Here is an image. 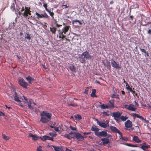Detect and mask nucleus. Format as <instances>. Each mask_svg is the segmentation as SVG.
Wrapping results in <instances>:
<instances>
[{
	"label": "nucleus",
	"mask_w": 151,
	"mask_h": 151,
	"mask_svg": "<svg viewBox=\"0 0 151 151\" xmlns=\"http://www.w3.org/2000/svg\"><path fill=\"white\" fill-rule=\"evenodd\" d=\"M41 116L40 121L42 123H46L49 121L52 118V114L47 111H43L40 114Z\"/></svg>",
	"instance_id": "nucleus-1"
},
{
	"label": "nucleus",
	"mask_w": 151,
	"mask_h": 151,
	"mask_svg": "<svg viewBox=\"0 0 151 151\" xmlns=\"http://www.w3.org/2000/svg\"><path fill=\"white\" fill-rule=\"evenodd\" d=\"M69 28V26H66L63 28L61 30H59V35H57V37H59L60 39L63 40L65 37V35L66 33L68 31Z\"/></svg>",
	"instance_id": "nucleus-2"
},
{
	"label": "nucleus",
	"mask_w": 151,
	"mask_h": 151,
	"mask_svg": "<svg viewBox=\"0 0 151 151\" xmlns=\"http://www.w3.org/2000/svg\"><path fill=\"white\" fill-rule=\"evenodd\" d=\"M122 113V112L118 111L112 113V116L114 117V119L117 122H120V117L121 116Z\"/></svg>",
	"instance_id": "nucleus-3"
},
{
	"label": "nucleus",
	"mask_w": 151,
	"mask_h": 151,
	"mask_svg": "<svg viewBox=\"0 0 151 151\" xmlns=\"http://www.w3.org/2000/svg\"><path fill=\"white\" fill-rule=\"evenodd\" d=\"M23 97L24 100H25V101H24L25 104L26 102H27L29 109L31 110H33V107L31 106V104L32 102V100L31 99H29L28 100L27 99L26 97H25L24 96H23ZM24 106L25 107H27V105H25V104Z\"/></svg>",
	"instance_id": "nucleus-4"
},
{
	"label": "nucleus",
	"mask_w": 151,
	"mask_h": 151,
	"mask_svg": "<svg viewBox=\"0 0 151 151\" xmlns=\"http://www.w3.org/2000/svg\"><path fill=\"white\" fill-rule=\"evenodd\" d=\"M19 85L23 87L26 88L27 86V83L24 80L21 78H19Z\"/></svg>",
	"instance_id": "nucleus-5"
},
{
	"label": "nucleus",
	"mask_w": 151,
	"mask_h": 151,
	"mask_svg": "<svg viewBox=\"0 0 151 151\" xmlns=\"http://www.w3.org/2000/svg\"><path fill=\"white\" fill-rule=\"evenodd\" d=\"M97 123L101 127H102L104 128H106L107 126H109L108 122L106 120V123L103 122L101 121H99L98 120H97Z\"/></svg>",
	"instance_id": "nucleus-6"
},
{
	"label": "nucleus",
	"mask_w": 151,
	"mask_h": 151,
	"mask_svg": "<svg viewBox=\"0 0 151 151\" xmlns=\"http://www.w3.org/2000/svg\"><path fill=\"white\" fill-rule=\"evenodd\" d=\"M124 107L128 110L132 111H134L136 109L134 106L132 104H130L129 105H124Z\"/></svg>",
	"instance_id": "nucleus-7"
},
{
	"label": "nucleus",
	"mask_w": 151,
	"mask_h": 151,
	"mask_svg": "<svg viewBox=\"0 0 151 151\" xmlns=\"http://www.w3.org/2000/svg\"><path fill=\"white\" fill-rule=\"evenodd\" d=\"M14 98L15 101L17 102H21V101L19 99H22V98L20 97L18 93L15 91H14Z\"/></svg>",
	"instance_id": "nucleus-8"
},
{
	"label": "nucleus",
	"mask_w": 151,
	"mask_h": 151,
	"mask_svg": "<svg viewBox=\"0 0 151 151\" xmlns=\"http://www.w3.org/2000/svg\"><path fill=\"white\" fill-rule=\"evenodd\" d=\"M125 129H128V128H130L132 126V124L131 121L129 120H128L126 121L124 123Z\"/></svg>",
	"instance_id": "nucleus-9"
},
{
	"label": "nucleus",
	"mask_w": 151,
	"mask_h": 151,
	"mask_svg": "<svg viewBox=\"0 0 151 151\" xmlns=\"http://www.w3.org/2000/svg\"><path fill=\"white\" fill-rule=\"evenodd\" d=\"M35 14L37 16V19L42 18H47L48 17V16L46 13H45L43 14H40L37 12H36Z\"/></svg>",
	"instance_id": "nucleus-10"
},
{
	"label": "nucleus",
	"mask_w": 151,
	"mask_h": 151,
	"mask_svg": "<svg viewBox=\"0 0 151 151\" xmlns=\"http://www.w3.org/2000/svg\"><path fill=\"white\" fill-rule=\"evenodd\" d=\"M107 133L104 131H102L101 132H99V131L97 133H96V135L98 137H105L107 136Z\"/></svg>",
	"instance_id": "nucleus-11"
},
{
	"label": "nucleus",
	"mask_w": 151,
	"mask_h": 151,
	"mask_svg": "<svg viewBox=\"0 0 151 151\" xmlns=\"http://www.w3.org/2000/svg\"><path fill=\"white\" fill-rule=\"evenodd\" d=\"M112 66L116 69H119L120 68L119 64L117 63L116 61L114 60H112L111 63Z\"/></svg>",
	"instance_id": "nucleus-12"
},
{
	"label": "nucleus",
	"mask_w": 151,
	"mask_h": 151,
	"mask_svg": "<svg viewBox=\"0 0 151 151\" xmlns=\"http://www.w3.org/2000/svg\"><path fill=\"white\" fill-rule=\"evenodd\" d=\"M81 56L87 59H89L91 58V56L89 54L88 52L85 51L83 53L81 54Z\"/></svg>",
	"instance_id": "nucleus-13"
},
{
	"label": "nucleus",
	"mask_w": 151,
	"mask_h": 151,
	"mask_svg": "<svg viewBox=\"0 0 151 151\" xmlns=\"http://www.w3.org/2000/svg\"><path fill=\"white\" fill-rule=\"evenodd\" d=\"M132 116L133 117V118L135 119V117L139 118L142 120H146L142 116L139 115V114L136 113H132L131 114Z\"/></svg>",
	"instance_id": "nucleus-14"
},
{
	"label": "nucleus",
	"mask_w": 151,
	"mask_h": 151,
	"mask_svg": "<svg viewBox=\"0 0 151 151\" xmlns=\"http://www.w3.org/2000/svg\"><path fill=\"white\" fill-rule=\"evenodd\" d=\"M75 137L78 140H84V137L81 135V134L80 133H76L75 134Z\"/></svg>",
	"instance_id": "nucleus-15"
},
{
	"label": "nucleus",
	"mask_w": 151,
	"mask_h": 151,
	"mask_svg": "<svg viewBox=\"0 0 151 151\" xmlns=\"http://www.w3.org/2000/svg\"><path fill=\"white\" fill-rule=\"evenodd\" d=\"M51 147H52L55 151H63V150L62 147L56 146L54 145H50Z\"/></svg>",
	"instance_id": "nucleus-16"
},
{
	"label": "nucleus",
	"mask_w": 151,
	"mask_h": 151,
	"mask_svg": "<svg viewBox=\"0 0 151 151\" xmlns=\"http://www.w3.org/2000/svg\"><path fill=\"white\" fill-rule=\"evenodd\" d=\"M29 137H32V139L33 140H36L39 138L36 135H33L30 133H29Z\"/></svg>",
	"instance_id": "nucleus-17"
},
{
	"label": "nucleus",
	"mask_w": 151,
	"mask_h": 151,
	"mask_svg": "<svg viewBox=\"0 0 151 151\" xmlns=\"http://www.w3.org/2000/svg\"><path fill=\"white\" fill-rule=\"evenodd\" d=\"M133 140L135 142L137 143H139L142 142V140L140 139L137 136H134L133 138Z\"/></svg>",
	"instance_id": "nucleus-18"
},
{
	"label": "nucleus",
	"mask_w": 151,
	"mask_h": 151,
	"mask_svg": "<svg viewBox=\"0 0 151 151\" xmlns=\"http://www.w3.org/2000/svg\"><path fill=\"white\" fill-rule=\"evenodd\" d=\"M110 128L111 130L113 132H116L117 133L119 132V133L120 131H119L115 127L110 126Z\"/></svg>",
	"instance_id": "nucleus-19"
},
{
	"label": "nucleus",
	"mask_w": 151,
	"mask_h": 151,
	"mask_svg": "<svg viewBox=\"0 0 151 151\" xmlns=\"http://www.w3.org/2000/svg\"><path fill=\"white\" fill-rule=\"evenodd\" d=\"M91 130L94 132L96 135V133H97L99 130V129L95 126H93L91 128Z\"/></svg>",
	"instance_id": "nucleus-20"
},
{
	"label": "nucleus",
	"mask_w": 151,
	"mask_h": 151,
	"mask_svg": "<svg viewBox=\"0 0 151 151\" xmlns=\"http://www.w3.org/2000/svg\"><path fill=\"white\" fill-rule=\"evenodd\" d=\"M101 140L102 141L104 145L107 144L109 142V140L108 139L105 138H102Z\"/></svg>",
	"instance_id": "nucleus-21"
},
{
	"label": "nucleus",
	"mask_w": 151,
	"mask_h": 151,
	"mask_svg": "<svg viewBox=\"0 0 151 151\" xmlns=\"http://www.w3.org/2000/svg\"><path fill=\"white\" fill-rule=\"evenodd\" d=\"M150 147V146L149 145H142L140 148L144 151H146V150L149 148Z\"/></svg>",
	"instance_id": "nucleus-22"
},
{
	"label": "nucleus",
	"mask_w": 151,
	"mask_h": 151,
	"mask_svg": "<svg viewBox=\"0 0 151 151\" xmlns=\"http://www.w3.org/2000/svg\"><path fill=\"white\" fill-rule=\"evenodd\" d=\"M128 118V117L127 115H126L125 116L122 115L120 117V120L124 122Z\"/></svg>",
	"instance_id": "nucleus-23"
},
{
	"label": "nucleus",
	"mask_w": 151,
	"mask_h": 151,
	"mask_svg": "<svg viewBox=\"0 0 151 151\" xmlns=\"http://www.w3.org/2000/svg\"><path fill=\"white\" fill-rule=\"evenodd\" d=\"M27 80L29 82V83H32V81H34V78H32L30 76H28V77H26V78Z\"/></svg>",
	"instance_id": "nucleus-24"
},
{
	"label": "nucleus",
	"mask_w": 151,
	"mask_h": 151,
	"mask_svg": "<svg viewBox=\"0 0 151 151\" xmlns=\"http://www.w3.org/2000/svg\"><path fill=\"white\" fill-rule=\"evenodd\" d=\"M109 102L110 104V106L109 107V108H113L114 107V100L113 99H111L109 101Z\"/></svg>",
	"instance_id": "nucleus-25"
},
{
	"label": "nucleus",
	"mask_w": 151,
	"mask_h": 151,
	"mask_svg": "<svg viewBox=\"0 0 151 151\" xmlns=\"http://www.w3.org/2000/svg\"><path fill=\"white\" fill-rule=\"evenodd\" d=\"M23 14L24 16L26 17L27 16L28 14L29 15L30 14V13L29 12V10L27 9H26V10L24 11Z\"/></svg>",
	"instance_id": "nucleus-26"
},
{
	"label": "nucleus",
	"mask_w": 151,
	"mask_h": 151,
	"mask_svg": "<svg viewBox=\"0 0 151 151\" xmlns=\"http://www.w3.org/2000/svg\"><path fill=\"white\" fill-rule=\"evenodd\" d=\"M56 124L55 122H50L49 123V125L50 127L52 128H54L56 126Z\"/></svg>",
	"instance_id": "nucleus-27"
},
{
	"label": "nucleus",
	"mask_w": 151,
	"mask_h": 151,
	"mask_svg": "<svg viewBox=\"0 0 151 151\" xmlns=\"http://www.w3.org/2000/svg\"><path fill=\"white\" fill-rule=\"evenodd\" d=\"M96 90L95 89H92V93L91 94V96L92 97H96V96L95 95Z\"/></svg>",
	"instance_id": "nucleus-28"
},
{
	"label": "nucleus",
	"mask_w": 151,
	"mask_h": 151,
	"mask_svg": "<svg viewBox=\"0 0 151 151\" xmlns=\"http://www.w3.org/2000/svg\"><path fill=\"white\" fill-rule=\"evenodd\" d=\"M100 107L103 109H108L109 108V106L107 105H105L104 104L100 106Z\"/></svg>",
	"instance_id": "nucleus-29"
},
{
	"label": "nucleus",
	"mask_w": 151,
	"mask_h": 151,
	"mask_svg": "<svg viewBox=\"0 0 151 151\" xmlns=\"http://www.w3.org/2000/svg\"><path fill=\"white\" fill-rule=\"evenodd\" d=\"M54 129L57 132H59L61 129V127L60 125H59L58 127H56V126L55 127H54Z\"/></svg>",
	"instance_id": "nucleus-30"
},
{
	"label": "nucleus",
	"mask_w": 151,
	"mask_h": 151,
	"mask_svg": "<svg viewBox=\"0 0 151 151\" xmlns=\"http://www.w3.org/2000/svg\"><path fill=\"white\" fill-rule=\"evenodd\" d=\"M50 31L54 34H55L56 32V28L54 27H50Z\"/></svg>",
	"instance_id": "nucleus-31"
},
{
	"label": "nucleus",
	"mask_w": 151,
	"mask_h": 151,
	"mask_svg": "<svg viewBox=\"0 0 151 151\" xmlns=\"http://www.w3.org/2000/svg\"><path fill=\"white\" fill-rule=\"evenodd\" d=\"M74 116L76 119H78L79 120H80L82 119V117L79 114H75L74 115Z\"/></svg>",
	"instance_id": "nucleus-32"
},
{
	"label": "nucleus",
	"mask_w": 151,
	"mask_h": 151,
	"mask_svg": "<svg viewBox=\"0 0 151 151\" xmlns=\"http://www.w3.org/2000/svg\"><path fill=\"white\" fill-rule=\"evenodd\" d=\"M39 138H40L42 140L44 141L47 140V136L45 135L42 137H40Z\"/></svg>",
	"instance_id": "nucleus-33"
},
{
	"label": "nucleus",
	"mask_w": 151,
	"mask_h": 151,
	"mask_svg": "<svg viewBox=\"0 0 151 151\" xmlns=\"http://www.w3.org/2000/svg\"><path fill=\"white\" fill-rule=\"evenodd\" d=\"M80 61L81 63H83L85 62V58L83 57H82L81 56V57H80Z\"/></svg>",
	"instance_id": "nucleus-34"
},
{
	"label": "nucleus",
	"mask_w": 151,
	"mask_h": 151,
	"mask_svg": "<svg viewBox=\"0 0 151 151\" xmlns=\"http://www.w3.org/2000/svg\"><path fill=\"white\" fill-rule=\"evenodd\" d=\"M70 69L72 71L75 72L76 70L74 66L71 64L70 66Z\"/></svg>",
	"instance_id": "nucleus-35"
},
{
	"label": "nucleus",
	"mask_w": 151,
	"mask_h": 151,
	"mask_svg": "<svg viewBox=\"0 0 151 151\" xmlns=\"http://www.w3.org/2000/svg\"><path fill=\"white\" fill-rule=\"evenodd\" d=\"M2 137L5 140H8L10 138L8 137L5 134H2Z\"/></svg>",
	"instance_id": "nucleus-36"
},
{
	"label": "nucleus",
	"mask_w": 151,
	"mask_h": 151,
	"mask_svg": "<svg viewBox=\"0 0 151 151\" xmlns=\"http://www.w3.org/2000/svg\"><path fill=\"white\" fill-rule=\"evenodd\" d=\"M70 137H71V138H74L75 137V134L76 132H71L69 133Z\"/></svg>",
	"instance_id": "nucleus-37"
},
{
	"label": "nucleus",
	"mask_w": 151,
	"mask_h": 151,
	"mask_svg": "<svg viewBox=\"0 0 151 151\" xmlns=\"http://www.w3.org/2000/svg\"><path fill=\"white\" fill-rule=\"evenodd\" d=\"M64 136L65 137H66V138H67L68 139H72L71 137H70V134H65L64 135Z\"/></svg>",
	"instance_id": "nucleus-38"
},
{
	"label": "nucleus",
	"mask_w": 151,
	"mask_h": 151,
	"mask_svg": "<svg viewBox=\"0 0 151 151\" xmlns=\"http://www.w3.org/2000/svg\"><path fill=\"white\" fill-rule=\"evenodd\" d=\"M111 97L112 98H116L118 99L119 98V95H116L115 94H113L111 95Z\"/></svg>",
	"instance_id": "nucleus-39"
},
{
	"label": "nucleus",
	"mask_w": 151,
	"mask_h": 151,
	"mask_svg": "<svg viewBox=\"0 0 151 151\" xmlns=\"http://www.w3.org/2000/svg\"><path fill=\"white\" fill-rule=\"evenodd\" d=\"M48 12L50 16L53 18V16L54 15V13L53 12H51L49 10H48V11H47Z\"/></svg>",
	"instance_id": "nucleus-40"
},
{
	"label": "nucleus",
	"mask_w": 151,
	"mask_h": 151,
	"mask_svg": "<svg viewBox=\"0 0 151 151\" xmlns=\"http://www.w3.org/2000/svg\"><path fill=\"white\" fill-rule=\"evenodd\" d=\"M43 6L45 8V9L47 11H48L49 10L47 8V5L45 3H43Z\"/></svg>",
	"instance_id": "nucleus-41"
},
{
	"label": "nucleus",
	"mask_w": 151,
	"mask_h": 151,
	"mask_svg": "<svg viewBox=\"0 0 151 151\" xmlns=\"http://www.w3.org/2000/svg\"><path fill=\"white\" fill-rule=\"evenodd\" d=\"M125 145L128 146H129V147H136V146L133 145L132 144H130L129 143H126L125 144Z\"/></svg>",
	"instance_id": "nucleus-42"
},
{
	"label": "nucleus",
	"mask_w": 151,
	"mask_h": 151,
	"mask_svg": "<svg viewBox=\"0 0 151 151\" xmlns=\"http://www.w3.org/2000/svg\"><path fill=\"white\" fill-rule=\"evenodd\" d=\"M117 133L119 134V137L120 139H123V137L122 136V134L120 131H119V133L118 132Z\"/></svg>",
	"instance_id": "nucleus-43"
},
{
	"label": "nucleus",
	"mask_w": 151,
	"mask_h": 151,
	"mask_svg": "<svg viewBox=\"0 0 151 151\" xmlns=\"http://www.w3.org/2000/svg\"><path fill=\"white\" fill-rule=\"evenodd\" d=\"M42 147L41 146H39L37 147V151H41L42 150Z\"/></svg>",
	"instance_id": "nucleus-44"
},
{
	"label": "nucleus",
	"mask_w": 151,
	"mask_h": 151,
	"mask_svg": "<svg viewBox=\"0 0 151 151\" xmlns=\"http://www.w3.org/2000/svg\"><path fill=\"white\" fill-rule=\"evenodd\" d=\"M25 38L26 39H27L29 40L31 39V37H30V36L29 35V34H27V36H25Z\"/></svg>",
	"instance_id": "nucleus-45"
},
{
	"label": "nucleus",
	"mask_w": 151,
	"mask_h": 151,
	"mask_svg": "<svg viewBox=\"0 0 151 151\" xmlns=\"http://www.w3.org/2000/svg\"><path fill=\"white\" fill-rule=\"evenodd\" d=\"M140 50H141V52H144L145 54L147 52L146 51V50L144 49H142L141 48H140Z\"/></svg>",
	"instance_id": "nucleus-46"
},
{
	"label": "nucleus",
	"mask_w": 151,
	"mask_h": 151,
	"mask_svg": "<svg viewBox=\"0 0 151 151\" xmlns=\"http://www.w3.org/2000/svg\"><path fill=\"white\" fill-rule=\"evenodd\" d=\"M126 87L127 89L128 90H129V91L130 92L132 91V89L129 86H127Z\"/></svg>",
	"instance_id": "nucleus-47"
},
{
	"label": "nucleus",
	"mask_w": 151,
	"mask_h": 151,
	"mask_svg": "<svg viewBox=\"0 0 151 151\" xmlns=\"http://www.w3.org/2000/svg\"><path fill=\"white\" fill-rule=\"evenodd\" d=\"M73 22H78L80 25L82 24V23L79 20H75L73 21Z\"/></svg>",
	"instance_id": "nucleus-48"
},
{
	"label": "nucleus",
	"mask_w": 151,
	"mask_h": 151,
	"mask_svg": "<svg viewBox=\"0 0 151 151\" xmlns=\"http://www.w3.org/2000/svg\"><path fill=\"white\" fill-rule=\"evenodd\" d=\"M53 138L52 137H50L48 136H47V140H49L53 141Z\"/></svg>",
	"instance_id": "nucleus-49"
},
{
	"label": "nucleus",
	"mask_w": 151,
	"mask_h": 151,
	"mask_svg": "<svg viewBox=\"0 0 151 151\" xmlns=\"http://www.w3.org/2000/svg\"><path fill=\"white\" fill-rule=\"evenodd\" d=\"M89 88L88 87L87 88H86V89H85V91L84 92V93L86 94H88V90Z\"/></svg>",
	"instance_id": "nucleus-50"
},
{
	"label": "nucleus",
	"mask_w": 151,
	"mask_h": 151,
	"mask_svg": "<svg viewBox=\"0 0 151 151\" xmlns=\"http://www.w3.org/2000/svg\"><path fill=\"white\" fill-rule=\"evenodd\" d=\"M70 128L72 130H76V128H75V127H74L71 126H70Z\"/></svg>",
	"instance_id": "nucleus-51"
},
{
	"label": "nucleus",
	"mask_w": 151,
	"mask_h": 151,
	"mask_svg": "<svg viewBox=\"0 0 151 151\" xmlns=\"http://www.w3.org/2000/svg\"><path fill=\"white\" fill-rule=\"evenodd\" d=\"M49 135L51 137H54L55 136V134L53 133H49Z\"/></svg>",
	"instance_id": "nucleus-52"
},
{
	"label": "nucleus",
	"mask_w": 151,
	"mask_h": 151,
	"mask_svg": "<svg viewBox=\"0 0 151 151\" xmlns=\"http://www.w3.org/2000/svg\"><path fill=\"white\" fill-rule=\"evenodd\" d=\"M69 105L73 106H78V105L76 104H69Z\"/></svg>",
	"instance_id": "nucleus-53"
},
{
	"label": "nucleus",
	"mask_w": 151,
	"mask_h": 151,
	"mask_svg": "<svg viewBox=\"0 0 151 151\" xmlns=\"http://www.w3.org/2000/svg\"><path fill=\"white\" fill-rule=\"evenodd\" d=\"M91 133V132H84L83 133V134L84 135H88Z\"/></svg>",
	"instance_id": "nucleus-54"
},
{
	"label": "nucleus",
	"mask_w": 151,
	"mask_h": 151,
	"mask_svg": "<svg viewBox=\"0 0 151 151\" xmlns=\"http://www.w3.org/2000/svg\"><path fill=\"white\" fill-rule=\"evenodd\" d=\"M4 114L3 113L0 111V116H4Z\"/></svg>",
	"instance_id": "nucleus-55"
},
{
	"label": "nucleus",
	"mask_w": 151,
	"mask_h": 151,
	"mask_svg": "<svg viewBox=\"0 0 151 151\" xmlns=\"http://www.w3.org/2000/svg\"><path fill=\"white\" fill-rule=\"evenodd\" d=\"M122 140H124L125 141H127V138L126 137H123V139H122Z\"/></svg>",
	"instance_id": "nucleus-56"
},
{
	"label": "nucleus",
	"mask_w": 151,
	"mask_h": 151,
	"mask_svg": "<svg viewBox=\"0 0 151 151\" xmlns=\"http://www.w3.org/2000/svg\"><path fill=\"white\" fill-rule=\"evenodd\" d=\"M147 145L146 144V143L145 142H144L142 143V145L145 146V145Z\"/></svg>",
	"instance_id": "nucleus-57"
},
{
	"label": "nucleus",
	"mask_w": 151,
	"mask_h": 151,
	"mask_svg": "<svg viewBox=\"0 0 151 151\" xmlns=\"http://www.w3.org/2000/svg\"><path fill=\"white\" fill-rule=\"evenodd\" d=\"M147 32L149 34H150L151 32V29H149L147 31Z\"/></svg>",
	"instance_id": "nucleus-58"
},
{
	"label": "nucleus",
	"mask_w": 151,
	"mask_h": 151,
	"mask_svg": "<svg viewBox=\"0 0 151 151\" xmlns=\"http://www.w3.org/2000/svg\"><path fill=\"white\" fill-rule=\"evenodd\" d=\"M63 6L65 8H67L68 7V6L66 5H63Z\"/></svg>",
	"instance_id": "nucleus-59"
},
{
	"label": "nucleus",
	"mask_w": 151,
	"mask_h": 151,
	"mask_svg": "<svg viewBox=\"0 0 151 151\" xmlns=\"http://www.w3.org/2000/svg\"><path fill=\"white\" fill-rule=\"evenodd\" d=\"M110 63L109 62V65H107V68H111V66L110 64Z\"/></svg>",
	"instance_id": "nucleus-60"
},
{
	"label": "nucleus",
	"mask_w": 151,
	"mask_h": 151,
	"mask_svg": "<svg viewBox=\"0 0 151 151\" xmlns=\"http://www.w3.org/2000/svg\"><path fill=\"white\" fill-rule=\"evenodd\" d=\"M65 151H71V150H70L69 149L66 148Z\"/></svg>",
	"instance_id": "nucleus-61"
},
{
	"label": "nucleus",
	"mask_w": 151,
	"mask_h": 151,
	"mask_svg": "<svg viewBox=\"0 0 151 151\" xmlns=\"http://www.w3.org/2000/svg\"><path fill=\"white\" fill-rule=\"evenodd\" d=\"M24 8L23 7L22 8V9L21 10V11L22 12L24 10Z\"/></svg>",
	"instance_id": "nucleus-62"
},
{
	"label": "nucleus",
	"mask_w": 151,
	"mask_h": 151,
	"mask_svg": "<svg viewBox=\"0 0 151 151\" xmlns=\"http://www.w3.org/2000/svg\"><path fill=\"white\" fill-rule=\"evenodd\" d=\"M56 26L57 27H60V26H61V25H59L58 24H56Z\"/></svg>",
	"instance_id": "nucleus-63"
},
{
	"label": "nucleus",
	"mask_w": 151,
	"mask_h": 151,
	"mask_svg": "<svg viewBox=\"0 0 151 151\" xmlns=\"http://www.w3.org/2000/svg\"><path fill=\"white\" fill-rule=\"evenodd\" d=\"M126 84V87L129 86L128 83L127 82H125Z\"/></svg>",
	"instance_id": "nucleus-64"
}]
</instances>
